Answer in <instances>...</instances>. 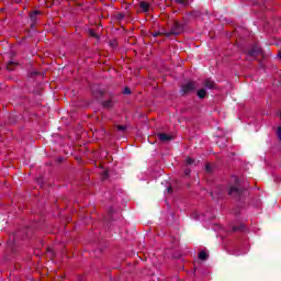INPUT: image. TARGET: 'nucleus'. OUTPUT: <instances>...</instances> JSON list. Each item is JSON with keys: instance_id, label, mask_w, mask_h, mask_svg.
<instances>
[{"instance_id": "obj_28", "label": "nucleus", "mask_w": 281, "mask_h": 281, "mask_svg": "<svg viewBox=\"0 0 281 281\" xmlns=\"http://www.w3.org/2000/svg\"><path fill=\"white\" fill-rule=\"evenodd\" d=\"M278 55H279V58H281V50L279 52V54H278Z\"/></svg>"}, {"instance_id": "obj_13", "label": "nucleus", "mask_w": 281, "mask_h": 281, "mask_svg": "<svg viewBox=\"0 0 281 281\" xmlns=\"http://www.w3.org/2000/svg\"><path fill=\"white\" fill-rule=\"evenodd\" d=\"M38 14H41V12H38V11H34L33 13L30 14L31 21L33 23H36V18L38 16Z\"/></svg>"}, {"instance_id": "obj_7", "label": "nucleus", "mask_w": 281, "mask_h": 281, "mask_svg": "<svg viewBox=\"0 0 281 281\" xmlns=\"http://www.w3.org/2000/svg\"><path fill=\"white\" fill-rule=\"evenodd\" d=\"M258 54H260V47L258 46H255L248 52V56H258Z\"/></svg>"}, {"instance_id": "obj_4", "label": "nucleus", "mask_w": 281, "mask_h": 281, "mask_svg": "<svg viewBox=\"0 0 281 281\" xmlns=\"http://www.w3.org/2000/svg\"><path fill=\"white\" fill-rule=\"evenodd\" d=\"M21 234H24V235H23V238H27V237L30 236V234H32V228L26 227V228H23L22 231H19V232L15 234V238H19V236H21Z\"/></svg>"}, {"instance_id": "obj_26", "label": "nucleus", "mask_w": 281, "mask_h": 281, "mask_svg": "<svg viewBox=\"0 0 281 281\" xmlns=\"http://www.w3.org/2000/svg\"><path fill=\"white\" fill-rule=\"evenodd\" d=\"M161 175H164V172L159 171L158 177H161Z\"/></svg>"}, {"instance_id": "obj_15", "label": "nucleus", "mask_w": 281, "mask_h": 281, "mask_svg": "<svg viewBox=\"0 0 281 281\" xmlns=\"http://www.w3.org/2000/svg\"><path fill=\"white\" fill-rule=\"evenodd\" d=\"M243 229H245V225L240 224L238 226H234L233 227V232H243Z\"/></svg>"}, {"instance_id": "obj_18", "label": "nucleus", "mask_w": 281, "mask_h": 281, "mask_svg": "<svg viewBox=\"0 0 281 281\" xmlns=\"http://www.w3.org/2000/svg\"><path fill=\"white\" fill-rule=\"evenodd\" d=\"M13 65H16V64H14V61H10V63L8 64V66H7L8 71H12V66H13Z\"/></svg>"}, {"instance_id": "obj_3", "label": "nucleus", "mask_w": 281, "mask_h": 281, "mask_svg": "<svg viewBox=\"0 0 281 281\" xmlns=\"http://www.w3.org/2000/svg\"><path fill=\"white\" fill-rule=\"evenodd\" d=\"M196 90V83L189 81L187 83H184L181 88V91L183 93H192V91Z\"/></svg>"}, {"instance_id": "obj_9", "label": "nucleus", "mask_w": 281, "mask_h": 281, "mask_svg": "<svg viewBox=\"0 0 281 281\" xmlns=\"http://www.w3.org/2000/svg\"><path fill=\"white\" fill-rule=\"evenodd\" d=\"M166 34H168V32H166V30H161V31H156V32H154L153 33V36L155 37V38H157V36H166Z\"/></svg>"}, {"instance_id": "obj_2", "label": "nucleus", "mask_w": 281, "mask_h": 281, "mask_svg": "<svg viewBox=\"0 0 281 281\" xmlns=\"http://www.w3.org/2000/svg\"><path fill=\"white\" fill-rule=\"evenodd\" d=\"M186 25L181 24L180 22H175L173 25L171 26V30L166 34V36H179V34H183V30H184Z\"/></svg>"}, {"instance_id": "obj_11", "label": "nucleus", "mask_w": 281, "mask_h": 281, "mask_svg": "<svg viewBox=\"0 0 281 281\" xmlns=\"http://www.w3.org/2000/svg\"><path fill=\"white\" fill-rule=\"evenodd\" d=\"M205 170H206L207 175H212V172H214V165L206 164Z\"/></svg>"}, {"instance_id": "obj_31", "label": "nucleus", "mask_w": 281, "mask_h": 281, "mask_svg": "<svg viewBox=\"0 0 281 281\" xmlns=\"http://www.w3.org/2000/svg\"><path fill=\"white\" fill-rule=\"evenodd\" d=\"M211 196H214V193H211Z\"/></svg>"}, {"instance_id": "obj_22", "label": "nucleus", "mask_w": 281, "mask_h": 281, "mask_svg": "<svg viewBox=\"0 0 281 281\" xmlns=\"http://www.w3.org/2000/svg\"><path fill=\"white\" fill-rule=\"evenodd\" d=\"M277 135H278V137H279V139H280V142H281V127H278V130H277Z\"/></svg>"}, {"instance_id": "obj_25", "label": "nucleus", "mask_w": 281, "mask_h": 281, "mask_svg": "<svg viewBox=\"0 0 281 281\" xmlns=\"http://www.w3.org/2000/svg\"><path fill=\"white\" fill-rule=\"evenodd\" d=\"M113 207H111L110 210H109V216H111V214H113Z\"/></svg>"}, {"instance_id": "obj_6", "label": "nucleus", "mask_w": 281, "mask_h": 281, "mask_svg": "<svg viewBox=\"0 0 281 281\" xmlns=\"http://www.w3.org/2000/svg\"><path fill=\"white\" fill-rule=\"evenodd\" d=\"M158 139H160V142H170L172 136L168 134H158Z\"/></svg>"}, {"instance_id": "obj_10", "label": "nucleus", "mask_w": 281, "mask_h": 281, "mask_svg": "<svg viewBox=\"0 0 281 281\" xmlns=\"http://www.w3.org/2000/svg\"><path fill=\"white\" fill-rule=\"evenodd\" d=\"M204 86L206 87V89H214V81H212L211 79H206Z\"/></svg>"}, {"instance_id": "obj_8", "label": "nucleus", "mask_w": 281, "mask_h": 281, "mask_svg": "<svg viewBox=\"0 0 281 281\" xmlns=\"http://www.w3.org/2000/svg\"><path fill=\"white\" fill-rule=\"evenodd\" d=\"M199 260H207V258H210V255L207 252H205V250H202L199 256H198Z\"/></svg>"}, {"instance_id": "obj_1", "label": "nucleus", "mask_w": 281, "mask_h": 281, "mask_svg": "<svg viewBox=\"0 0 281 281\" xmlns=\"http://www.w3.org/2000/svg\"><path fill=\"white\" fill-rule=\"evenodd\" d=\"M247 188H249V182L245 178H235L234 184H229L228 187V196H232L235 201H243Z\"/></svg>"}, {"instance_id": "obj_19", "label": "nucleus", "mask_w": 281, "mask_h": 281, "mask_svg": "<svg viewBox=\"0 0 281 281\" xmlns=\"http://www.w3.org/2000/svg\"><path fill=\"white\" fill-rule=\"evenodd\" d=\"M104 106H106L108 109L111 108V106H113V101H112V100L106 101V102L104 103Z\"/></svg>"}, {"instance_id": "obj_29", "label": "nucleus", "mask_w": 281, "mask_h": 281, "mask_svg": "<svg viewBox=\"0 0 281 281\" xmlns=\"http://www.w3.org/2000/svg\"><path fill=\"white\" fill-rule=\"evenodd\" d=\"M105 221H111V217L105 218Z\"/></svg>"}, {"instance_id": "obj_24", "label": "nucleus", "mask_w": 281, "mask_h": 281, "mask_svg": "<svg viewBox=\"0 0 281 281\" xmlns=\"http://www.w3.org/2000/svg\"><path fill=\"white\" fill-rule=\"evenodd\" d=\"M90 35L95 36V32L93 30H90Z\"/></svg>"}, {"instance_id": "obj_23", "label": "nucleus", "mask_w": 281, "mask_h": 281, "mask_svg": "<svg viewBox=\"0 0 281 281\" xmlns=\"http://www.w3.org/2000/svg\"><path fill=\"white\" fill-rule=\"evenodd\" d=\"M123 93L128 94V93H131V90L128 88H125Z\"/></svg>"}, {"instance_id": "obj_30", "label": "nucleus", "mask_w": 281, "mask_h": 281, "mask_svg": "<svg viewBox=\"0 0 281 281\" xmlns=\"http://www.w3.org/2000/svg\"><path fill=\"white\" fill-rule=\"evenodd\" d=\"M105 177H109V172H105Z\"/></svg>"}, {"instance_id": "obj_12", "label": "nucleus", "mask_w": 281, "mask_h": 281, "mask_svg": "<svg viewBox=\"0 0 281 281\" xmlns=\"http://www.w3.org/2000/svg\"><path fill=\"white\" fill-rule=\"evenodd\" d=\"M205 95H207V91L205 89L198 90V98L203 99Z\"/></svg>"}, {"instance_id": "obj_17", "label": "nucleus", "mask_w": 281, "mask_h": 281, "mask_svg": "<svg viewBox=\"0 0 281 281\" xmlns=\"http://www.w3.org/2000/svg\"><path fill=\"white\" fill-rule=\"evenodd\" d=\"M178 2L181 4V5H188L190 3V0H178Z\"/></svg>"}, {"instance_id": "obj_20", "label": "nucleus", "mask_w": 281, "mask_h": 281, "mask_svg": "<svg viewBox=\"0 0 281 281\" xmlns=\"http://www.w3.org/2000/svg\"><path fill=\"white\" fill-rule=\"evenodd\" d=\"M34 76H38V71L33 70V71L30 72L31 78H34Z\"/></svg>"}, {"instance_id": "obj_16", "label": "nucleus", "mask_w": 281, "mask_h": 281, "mask_svg": "<svg viewBox=\"0 0 281 281\" xmlns=\"http://www.w3.org/2000/svg\"><path fill=\"white\" fill-rule=\"evenodd\" d=\"M116 128H117V131H120L121 133H124V131H126V125H117Z\"/></svg>"}, {"instance_id": "obj_5", "label": "nucleus", "mask_w": 281, "mask_h": 281, "mask_svg": "<svg viewBox=\"0 0 281 281\" xmlns=\"http://www.w3.org/2000/svg\"><path fill=\"white\" fill-rule=\"evenodd\" d=\"M139 8L142 10V12H150V3L146 2V1H140Z\"/></svg>"}, {"instance_id": "obj_21", "label": "nucleus", "mask_w": 281, "mask_h": 281, "mask_svg": "<svg viewBox=\"0 0 281 281\" xmlns=\"http://www.w3.org/2000/svg\"><path fill=\"white\" fill-rule=\"evenodd\" d=\"M172 191H173L172 186H169L167 188V194H172Z\"/></svg>"}, {"instance_id": "obj_14", "label": "nucleus", "mask_w": 281, "mask_h": 281, "mask_svg": "<svg viewBox=\"0 0 281 281\" xmlns=\"http://www.w3.org/2000/svg\"><path fill=\"white\" fill-rule=\"evenodd\" d=\"M186 164H187V166H196V160H194L192 158H187Z\"/></svg>"}, {"instance_id": "obj_27", "label": "nucleus", "mask_w": 281, "mask_h": 281, "mask_svg": "<svg viewBox=\"0 0 281 281\" xmlns=\"http://www.w3.org/2000/svg\"><path fill=\"white\" fill-rule=\"evenodd\" d=\"M186 175H190V170H186Z\"/></svg>"}]
</instances>
